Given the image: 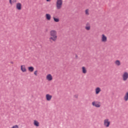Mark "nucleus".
Here are the masks:
<instances>
[{
    "mask_svg": "<svg viewBox=\"0 0 128 128\" xmlns=\"http://www.w3.org/2000/svg\"><path fill=\"white\" fill-rule=\"evenodd\" d=\"M63 5L62 0H56V8L58 10L62 9Z\"/></svg>",
    "mask_w": 128,
    "mask_h": 128,
    "instance_id": "nucleus-2",
    "label": "nucleus"
},
{
    "mask_svg": "<svg viewBox=\"0 0 128 128\" xmlns=\"http://www.w3.org/2000/svg\"><path fill=\"white\" fill-rule=\"evenodd\" d=\"M122 80L124 82H126L128 80V72H123L122 76Z\"/></svg>",
    "mask_w": 128,
    "mask_h": 128,
    "instance_id": "nucleus-5",
    "label": "nucleus"
},
{
    "mask_svg": "<svg viewBox=\"0 0 128 128\" xmlns=\"http://www.w3.org/2000/svg\"><path fill=\"white\" fill-rule=\"evenodd\" d=\"M11 63H12V64H14V62H11Z\"/></svg>",
    "mask_w": 128,
    "mask_h": 128,
    "instance_id": "nucleus-25",
    "label": "nucleus"
},
{
    "mask_svg": "<svg viewBox=\"0 0 128 128\" xmlns=\"http://www.w3.org/2000/svg\"><path fill=\"white\" fill-rule=\"evenodd\" d=\"M17 2V0H9V4H10V5L12 6L16 4Z\"/></svg>",
    "mask_w": 128,
    "mask_h": 128,
    "instance_id": "nucleus-18",
    "label": "nucleus"
},
{
    "mask_svg": "<svg viewBox=\"0 0 128 128\" xmlns=\"http://www.w3.org/2000/svg\"><path fill=\"white\" fill-rule=\"evenodd\" d=\"M33 124L36 127H38V126H40V122L36 120H34Z\"/></svg>",
    "mask_w": 128,
    "mask_h": 128,
    "instance_id": "nucleus-16",
    "label": "nucleus"
},
{
    "mask_svg": "<svg viewBox=\"0 0 128 128\" xmlns=\"http://www.w3.org/2000/svg\"><path fill=\"white\" fill-rule=\"evenodd\" d=\"M85 30H90L91 29L90 24V23H86L84 27Z\"/></svg>",
    "mask_w": 128,
    "mask_h": 128,
    "instance_id": "nucleus-14",
    "label": "nucleus"
},
{
    "mask_svg": "<svg viewBox=\"0 0 128 128\" xmlns=\"http://www.w3.org/2000/svg\"><path fill=\"white\" fill-rule=\"evenodd\" d=\"M124 100L125 102L128 101V92H126L124 96Z\"/></svg>",
    "mask_w": 128,
    "mask_h": 128,
    "instance_id": "nucleus-17",
    "label": "nucleus"
},
{
    "mask_svg": "<svg viewBox=\"0 0 128 128\" xmlns=\"http://www.w3.org/2000/svg\"><path fill=\"white\" fill-rule=\"evenodd\" d=\"M10 128H20L18 125L16 124V125H14V126H12V127Z\"/></svg>",
    "mask_w": 128,
    "mask_h": 128,
    "instance_id": "nucleus-22",
    "label": "nucleus"
},
{
    "mask_svg": "<svg viewBox=\"0 0 128 128\" xmlns=\"http://www.w3.org/2000/svg\"><path fill=\"white\" fill-rule=\"evenodd\" d=\"M94 92L96 94H98L102 92V89L99 87H97L95 88Z\"/></svg>",
    "mask_w": 128,
    "mask_h": 128,
    "instance_id": "nucleus-12",
    "label": "nucleus"
},
{
    "mask_svg": "<svg viewBox=\"0 0 128 128\" xmlns=\"http://www.w3.org/2000/svg\"><path fill=\"white\" fill-rule=\"evenodd\" d=\"M114 64L116 66H120L122 65V62L120 60H116L114 61Z\"/></svg>",
    "mask_w": 128,
    "mask_h": 128,
    "instance_id": "nucleus-15",
    "label": "nucleus"
},
{
    "mask_svg": "<svg viewBox=\"0 0 128 128\" xmlns=\"http://www.w3.org/2000/svg\"><path fill=\"white\" fill-rule=\"evenodd\" d=\"M20 69H21V71L22 72H27V69L25 65H22L20 66Z\"/></svg>",
    "mask_w": 128,
    "mask_h": 128,
    "instance_id": "nucleus-11",
    "label": "nucleus"
},
{
    "mask_svg": "<svg viewBox=\"0 0 128 128\" xmlns=\"http://www.w3.org/2000/svg\"><path fill=\"white\" fill-rule=\"evenodd\" d=\"M28 70L30 72H33L34 68L33 66H29L28 68Z\"/></svg>",
    "mask_w": 128,
    "mask_h": 128,
    "instance_id": "nucleus-20",
    "label": "nucleus"
},
{
    "mask_svg": "<svg viewBox=\"0 0 128 128\" xmlns=\"http://www.w3.org/2000/svg\"><path fill=\"white\" fill-rule=\"evenodd\" d=\"M50 37L48 40L50 42H56L58 40V36L56 30H52L50 32Z\"/></svg>",
    "mask_w": 128,
    "mask_h": 128,
    "instance_id": "nucleus-1",
    "label": "nucleus"
},
{
    "mask_svg": "<svg viewBox=\"0 0 128 128\" xmlns=\"http://www.w3.org/2000/svg\"><path fill=\"white\" fill-rule=\"evenodd\" d=\"M82 72L84 74H86L88 73L87 68L85 66H82Z\"/></svg>",
    "mask_w": 128,
    "mask_h": 128,
    "instance_id": "nucleus-10",
    "label": "nucleus"
},
{
    "mask_svg": "<svg viewBox=\"0 0 128 128\" xmlns=\"http://www.w3.org/2000/svg\"><path fill=\"white\" fill-rule=\"evenodd\" d=\"M46 80L48 82H52L53 80V76L51 74H48L46 76Z\"/></svg>",
    "mask_w": 128,
    "mask_h": 128,
    "instance_id": "nucleus-8",
    "label": "nucleus"
},
{
    "mask_svg": "<svg viewBox=\"0 0 128 128\" xmlns=\"http://www.w3.org/2000/svg\"><path fill=\"white\" fill-rule=\"evenodd\" d=\"M45 18L46 19L48 20V21H50L52 19V16L50 14H45Z\"/></svg>",
    "mask_w": 128,
    "mask_h": 128,
    "instance_id": "nucleus-13",
    "label": "nucleus"
},
{
    "mask_svg": "<svg viewBox=\"0 0 128 128\" xmlns=\"http://www.w3.org/2000/svg\"><path fill=\"white\" fill-rule=\"evenodd\" d=\"M92 105L96 108H100L101 107V102L98 101H94L92 102Z\"/></svg>",
    "mask_w": 128,
    "mask_h": 128,
    "instance_id": "nucleus-4",
    "label": "nucleus"
},
{
    "mask_svg": "<svg viewBox=\"0 0 128 128\" xmlns=\"http://www.w3.org/2000/svg\"><path fill=\"white\" fill-rule=\"evenodd\" d=\"M111 122L108 118H105L103 122V125L106 128H108L110 126Z\"/></svg>",
    "mask_w": 128,
    "mask_h": 128,
    "instance_id": "nucleus-3",
    "label": "nucleus"
},
{
    "mask_svg": "<svg viewBox=\"0 0 128 128\" xmlns=\"http://www.w3.org/2000/svg\"><path fill=\"white\" fill-rule=\"evenodd\" d=\"M52 18L55 22H60V19L58 18H56L54 16L52 17Z\"/></svg>",
    "mask_w": 128,
    "mask_h": 128,
    "instance_id": "nucleus-19",
    "label": "nucleus"
},
{
    "mask_svg": "<svg viewBox=\"0 0 128 128\" xmlns=\"http://www.w3.org/2000/svg\"><path fill=\"white\" fill-rule=\"evenodd\" d=\"M15 8L17 10H21L22 8V5L20 2L16 3V5L15 6Z\"/></svg>",
    "mask_w": 128,
    "mask_h": 128,
    "instance_id": "nucleus-7",
    "label": "nucleus"
},
{
    "mask_svg": "<svg viewBox=\"0 0 128 128\" xmlns=\"http://www.w3.org/2000/svg\"><path fill=\"white\" fill-rule=\"evenodd\" d=\"M38 70L34 71V75H35L36 76H38Z\"/></svg>",
    "mask_w": 128,
    "mask_h": 128,
    "instance_id": "nucleus-23",
    "label": "nucleus"
},
{
    "mask_svg": "<svg viewBox=\"0 0 128 128\" xmlns=\"http://www.w3.org/2000/svg\"><path fill=\"white\" fill-rule=\"evenodd\" d=\"M46 1L47 2H50L51 1V0H46Z\"/></svg>",
    "mask_w": 128,
    "mask_h": 128,
    "instance_id": "nucleus-24",
    "label": "nucleus"
},
{
    "mask_svg": "<svg viewBox=\"0 0 128 128\" xmlns=\"http://www.w3.org/2000/svg\"><path fill=\"white\" fill-rule=\"evenodd\" d=\"M45 98L47 101H50L52 98V96L50 94H46Z\"/></svg>",
    "mask_w": 128,
    "mask_h": 128,
    "instance_id": "nucleus-9",
    "label": "nucleus"
},
{
    "mask_svg": "<svg viewBox=\"0 0 128 128\" xmlns=\"http://www.w3.org/2000/svg\"><path fill=\"white\" fill-rule=\"evenodd\" d=\"M84 12H85V15L86 16H88L90 14L89 9L86 10L85 11H84Z\"/></svg>",
    "mask_w": 128,
    "mask_h": 128,
    "instance_id": "nucleus-21",
    "label": "nucleus"
},
{
    "mask_svg": "<svg viewBox=\"0 0 128 128\" xmlns=\"http://www.w3.org/2000/svg\"><path fill=\"white\" fill-rule=\"evenodd\" d=\"M101 42L106 43L108 42V37L105 34H102L100 37Z\"/></svg>",
    "mask_w": 128,
    "mask_h": 128,
    "instance_id": "nucleus-6",
    "label": "nucleus"
}]
</instances>
